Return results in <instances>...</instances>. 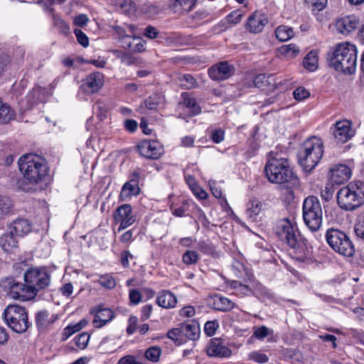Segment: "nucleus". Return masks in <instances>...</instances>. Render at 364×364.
Segmentation results:
<instances>
[{
    "label": "nucleus",
    "instance_id": "nucleus-9",
    "mask_svg": "<svg viewBox=\"0 0 364 364\" xmlns=\"http://www.w3.org/2000/svg\"><path fill=\"white\" fill-rule=\"evenodd\" d=\"M3 316L6 324L16 333H24L30 326L27 313L23 306L9 305Z\"/></svg>",
    "mask_w": 364,
    "mask_h": 364
},
{
    "label": "nucleus",
    "instance_id": "nucleus-41",
    "mask_svg": "<svg viewBox=\"0 0 364 364\" xmlns=\"http://www.w3.org/2000/svg\"><path fill=\"white\" fill-rule=\"evenodd\" d=\"M90 335L87 333H82L74 338L76 346L81 350L85 349L89 343Z\"/></svg>",
    "mask_w": 364,
    "mask_h": 364
},
{
    "label": "nucleus",
    "instance_id": "nucleus-8",
    "mask_svg": "<svg viewBox=\"0 0 364 364\" xmlns=\"http://www.w3.org/2000/svg\"><path fill=\"white\" fill-rule=\"evenodd\" d=\"M323 212L321 203L314 196L307 197L303 203V218L311 231H317L321 226Z\"/></svg>",
    "mask_w": 364,
    "mask_h": 364
},
{
    "label": "nucleus",
    "instance_id": "nucleus-35",
    "mask_svg": "<svg viewBox=\"0 0 364 364\" xmlns=\"http://www.w3.org/2000/svg\"><path fill=\"white\" fill-rule=\"evenodd\" d=\"M279 51L282 54L284 55L289 58H293L297 56L300 53L299 46L296 44L290 43L288 45H284L280 47Z\"/></svg>",
    "mask_w": 364,
    "mask_h": 364
},
{
    "label": "nucleus",
    "instance_id": "nucleus-27",
    "mask_svg": "<svg viewBox=\"0 0 364 364\" xmlns=\"http://www.w3.org/2000/svg\"><path fill=\"white\" fill-rule=\"evenodd\" d=\"M246 210L247 218L254 222L262 210V203L257 199H253L247 203Z\"/></svg>",
    "mask_w": 364,
    "mask_h": 364
},
{
    "label": "nucleus",
    "instance_id": "nucleus-58",
    "mask_svg": "<svg viewBox=\"0 0 364 364\" xmlns=\"http://www.w3.org/2000/svg\"><path fill=\"white\" fill-rule=\"evenodd\" d=\"M88 21L89 18L87 16L83 14H79L74 18L75 25L80 27L85 26L87 23Z\"/></svg>",
    "mask_w": 364,
    "mask_h": 364
},
{
    "label": "nucleus",
    "instance_id": "nucleus-47",
    "mask_svg": "<svg viewBox=\"0 0 364 364\" xmlns=\"http://www.w3.org/2000/svg\"><path fill=\"white\" fill-rule=\"evenodd\" d=\"M294 97L297 101H302L310 96L309 92L304 87H299L293 92Z\"/></svg>",
    "mask_w": 364,
    "mask_h": 364
},
{
    "label": "nucleus",
    "instance_id": "nucleus-24",
    "mask_svg": "<svg viewBox=\"0 0 364 364\" xmlns=\"http://www.w3.org/2000/svg\"><path fill=\"white\" fill-rule=\"evenodd\" d=\"M9 230L18 237L28 233L31 231V225L27 220L18 219L11 224Z\"/></svg>",
    "mask_w": 364,
    "mask_h": 364
},
{
    "label": "nucleus",
    "instance_id": "nucleus-42",
    "mask_svg": "<svg viewBox=\"0 0 364 364\" xmlns=\"http://www.w3.org/2000/svg\"><path fill=\"white\" fill-rule=\"evenodd\" d=\"M248 359L257 363H266L269 360V357L261 351L255 350L248 354Z\"/></svg>",
    "mask_w": 364,
    "mask_h": 364
},
{
    "label": "nucleus",
    "instance_id": "nucleus-43",
    "mask_svg": "<svg viewBox=\"0 0 364 364\" xmlns=\"http://www.w3.org/2000/svg\"><path fill=\"white\" fill-rule=\"evenodd\" d=\"M98 282L101 286L109 289H114L116 286V281L110 274L101 276Z\"/></svg>",
    "mask_w": 364,
    "mask_h": 364
},
{
    "label": "nucleus",
    "instance_id": "nucleus-13",
    "mask_svg": "<svg viewBox=\"0 0 364 364\" xmlns=\"http://www.w3.org/2000/svg\"><path fill=\"white\" fill-rule=\"evenodd\" d=\"M104 85V75L96 72L90 73L82 80L80 89L86 94H93L99 91Z\"/></svg>",
    "mask_w": 364,
    "mask_h": 364
},
{
    "label": "nucleus",
    "instance_id": "nucleus-63",
    "mask_svg": "<svg viewBox=\"0 0 364 364\" xmlns=\"http://www.w3.org/2000/svg\"><path fill=\"white\" fill-rule=\"evenodd\" d=\"M133 232L132 230H127L119 237V241L124 244H129L133 240Z\"/></svg>",
    "mask_w": 364,
    "mask_h": 364
},
{
    "label": "nucleus",
    "instance_id": "nucleus-46",
    "mask_svg": "<svg viewBox=\"0 0 364 364\" xmlns=\"http://www.w3.org/2000/svg\"><path fill=\"white\" fill-rule=\"evenodd\" d=\"M243 15L244 14L242 11L235 10L228 14L226 19L229 23L236 25L241 21Z\"/></svg>",
    "mask_w": 364,
    "mask_h": 364
},
{
    "label": "nucleus",
    "instance_id": "nucleus-53",
    "mask_svg": "<svg viewBox=\"0 0 364 364\" xmlns=\"http://www.w3.org/2000/svg\"><path fill=\"white\" fill-rule=\"evenodd\" d=\"M304 1L318 11H321L326 6L328 0H304Z\"/></svg>",
    "mask_w": 364,
    "mask_h": 364
},
{
    "label": "nucleus",
    "instance_id": "nucleus-32",
    "mask_svg": "<svg viewBox=\"0 0 364 364\" xmlns=\"http://www.w3.org/2000/svg\"><path fill=\"white\" fill-rule=\"evenodd\" d=\"M318 53L315 50L310 51L304 58L303 64L306 69L311 72L318 68Z\"/></svg>",
    "mask_w": 364,
    "mask_h": 364
},
{
    "label": "nucleus",
    "instance_id": "nucleus-61",
    "mask_svg": "<svg viewBox=\"0 0 364 364\" xmlns=\"http://www.w3.org/2000/svg\"><path fill=\"white\" fill-rule=\"evenodd\" d=\"M87 324V320L85 319H82L80 321H79L78 323H74V324H70L69 326H68L69 327L70 329H71L73 333H76L79 331H80L81 329H82L84 327L86 326V325Z\"/></svg>",
    "mask_w": 364,
    "mask_h": 364
},
{
    "label": "nucleus",
    "instance_id": "nucleus-44",
    "mask_svg": "<svg viewBox=\"0 0 364 364\" xmlns=\"http://www.w3.org/2000/svg\"><path fill=\"white\" fill-rule=\"evenodd\" d=\"M273 331L268 328L265 326H262L259 327H255L253 336L259 340H263L266 338L269 334L272 333Z\"/></svg>",
    "mask_w": 364,
    "mask_h": 364
},
{
    "label": "nucleus",
    "instance_id": "nucleus-25",
    "mask_svg": "<svg viewBox=\"0 0 364 364\" xmlns=\"http://www.w3.org/2000/svg\"><path fill=\"white\" fill-rule=\"evenodd\" d=\"M140 192V188L135 180H130L126 182L122 186L120 193V198L126 200L132 196H137Z\"/></svg>",
    "mask_w": 364,
    "mask_h": 364
},
{
    "label": "nucleus",
    "instance_id": "nucleus-31",
    "mask_svg": "<svg viewBox=\"0 0 364 364\" xmlns=\"http://www.w3.org/2000/svg\"><path fill=\"white\" fill-rule=\"evenodd\" d=\"M275 36L279 41H287L294 36V31L291 27L281 25L275 29Z\"/></svg>",
    "mask_w": 364,
    "mask_h": 364
},
{
    "label": "nucleus",
    "instance_id": "nucleus-56",
    "mask_svg": "<svg viewBox=\"0 0 364 364\" xmlns=\"http://www.w3.org/2000/svg\"><path fill=\"white\" fill-rule=\"evenodd\" d=\"M137 318L136 316H131L128 320V326L127 328V333L129 335L133 334L136 330Z\"/></svg>",
    "mask_w": 364,
    "mask_h": 364
},
{
    "label": "nucleus",
    "instance_id": "nucleus-2",
    "mask_svg": "<svg viewBox=\"0 0 364 364\" xmlns=\"http://www.w3.org/2000/svg\"><path fill=\"white\" fill-rule=\"evenodd\" d=\"M264 172L268 181L274 184L287 183L297 186L299 179L293 171L287 149L277 147L269 154Z\"/></svg>",
    "mask_w": 364,
    "mask_h": 364
},
{
    "label": "nucleus",
    "instance_id": "nucleus-3",
    "mask_svg": "<svg viewBox=\"0 0 364 364\" xmlns=\"http://www.w3.org/2000/svg\"><path fill=\"white\" fill-rule=\"evenodd\" d=\"M18 164L23 177L31 183L38 184L45 181L48 167L41 156L33 154H24L19 158Z\"/></svg>",
    "mask_w": 364,
    "mask_h": 364
},
{
    "label": "nucleus",
    "instance_id": "nucleus-26",
    "mask_svg": "<svg viewBox=\"0 0 364 364\" xmlns=\"http://www.w3.org/2000/svg\"><path fill=\"white\" fill-rule=\"evenodd\" d=\"M18 245V237L9 230L0 237V246L5 252H11Z\"/></svg>",
    "mask_w": 364,
    "mask_h": 364
},
{
    "label": "nucleus",
    "instance_id": "nucleus-11",
    "mask_svg": "<svg viewBox=\"0 0 364 364\" xmlns=\"http://www.w3.org/2000/svg\"><path fill=\"white\" fill-rule=\"evenodd\" d=\"M331 131L338 143H346L355 135V129L350 121L343 119L337 121L331 127Z\"/></svg>",
    "mask_w": 364,
    "mask_h": 364
},
{
    "label": "nucleus",
    "instance_id": "nucleus-40",
    "mask_svg": "<svg viewBox=\"0 0 364 364\" xmlns=\"http://www.w3.org/2000/svg\"><path fill=\"white\" fill-rule=\"evenodd\" d=\"M199 259V255L194 250H187L182 256L183 263L188 265L197 263Z\"/></svg>",
    "mask_w": 364,
    "mask_h": 364
},
{
    "label": "nucleus",
    "instance_id": "nucleus-64",
    "mask_svg": "<svg viewBox=\"0 0 364 364\" xmlns=\"http://www.w3.org/2000/svg\"><path fill=\"white\" fill-rule=\"evenodd\" d=\"M144 35L149 38L154 39L157 37L158 31L154 27L149 26L144 29Z\"/></svg>",
    "mask_w": 364,
    "mask_h": 364
},
{
    "label": "nucleus",
    "instance_id": "nucleus-15",
    "mask_svg": "<svg viewBox=\"0 0 364 364\" xmlns=\"http://www.w3.org/2000/svg\"><path fill=\"white\" fill-rule=\"evenodd\" d=\"M234 66L228 62H221L208 69V75L213 80H224L234 73Z\"/></svg>",
    "mask_w": 364,
    "mask_h": 364
},
{
    "label": "nucleus",
    "instance_id": "nucleus-33",
    "mask_svg": "<svg viewBox=\"0 0 364 364\" xmlns=\"http://www.w3.org/2000/svg\"><path fill=\"white\" fill-rule=\"evenodd\" d=\"M14 117V112L11 107L3 102L0 97V122L7 123Z\"/></svg>",
    "mask_w": 364,
    "mask_h": 364
},
{
    "label": "nucleus",
    "instance_id": "nucleus-57",
    "mask_svg": "<svg viewBox=\"0 0 364 364\" xmlns=\"http://www.w3.org/2000/svg\"><path fill=\"white\" fill-rule=\"evenodd\" d=\"M117 364H143L141 362L138 361L136 358L130 355H125L121 358Z\"/></svg>",
    "mask_w": 364,
    "mask_h": 364
},
{
    "label": "nucleus",
    "instance_id": "nucleus-4",
    "mask_svg": "<svg viewBox=\"0 0 364 364\" xmlns=\"http://www.w3.org/2000/svg\"><path fill=\"white\" fill-rule=\"evenodd\" d=\"M330 65L338 72L352 74L357 67V48L355 45L343 43L336 46Z\"/></svg>",
    "mask_w": 364,
    "mask_h": 364
},
{
    "label": "nucleus",
    "instance_id": "nucleus-54",
    "mask_svg": "<svg viewBox=\"0 0 364 364\" xmlns=\"http://www.w3.org/2000/svg\"><path fill=\"white\" fill-rule=\"evenodd\" d=\"M179 314L182 317L191 318L195 316L196 309L192 306H186L180 309Z\"/></svg>",
    "mask_w": 364,
    "mask_h": 364
},
{
    "label": "nucleus",
    "instance_id": "nucleus-50",
    "mask_svg": "<svg viewBox=\"0 0 364 364\" xmlns=\"http://www.w3.org/2000/svg\"><path fill=\"white\" fill-rule=\"evenodd\" d=\"M192 191L193 194L200 199H205L208 197V193L205 190L197 185L196 181L193 180Z\"/></svg>",
    "mask_w": 364,
    "mask_h": 364
},
{
    "label": "nucleus",
    "instance_id": "nucleus-7",
    "mask_svg": "<svg viewBox=\"0 0 364 364\" xmlns=\"http://www.w3.org/2000/svg\"><path fill=\"white\" fill-rule=\"evenodd\" d=\"M323 142L320 138L313 136L306 140L299 151L300 165L306 171L314 169L322 158Z\"/></svg>",
    "mask_w": 364,
    "mask_h": 364
},
{
    "label": "nucleus",
    "instance_id": "nucleus-51",
    "mask_svg": "<svg viewBox=\"0 0 364 364\" xmlns=\"http://www.w3.org/2000/svg\"><path fill=\"white\" fill-rule=\"evenodd\" d=\"M74 33L76 36L77 42L83 47H87L89 45V40L85 33L80 29H75Z\"/></svg>",
    "mask_w": 364,
    "mask_h": 364
},
{
    "label": "nucleus",
    "instance_id": "nucleus-1",
    "mask_svg": "<svg viewBox=\"0 0 364 364\" xmlns=\"http://www.w3.org/2000/svg\"><path fill=\"white\" fill-rule=\"evenodd\" d=\"M25 283L11 277L0 279V287L11 298L22 301L33 299L38 291L50 284V275L45 268H31L23 275Z\"/></svg>",
    "mask_w": 364,
    "mask_h": 364
},
{
    "label": "nucleus",
    "instance_id": "nucleus-22",
    "mask_svg": "<svg viewBox=\"0 0 364 364\" xmlns=\"http://www.w3.org/2000/svg\"><path fill=\"white\" fill-rule=\"evenodd\" d=\"M156 303L162 308L173 309L176 306L177 299L170 291L163 290L157 296Z\"/></svg>",
    "mask_w": 364,
    "mask_h": 364
},
{
    "label": "nucleus",
    "instance_id": "nucleus-37",
    "mask_svg": "<svg viewBox=\"0 0 364 364\" xmlns=\"http://www.w3.org/2000/svg\"><path fill=\"white\" fill-rule=\"evenodd\" d=\"M124 38L127 40L126 44L127 47L128 48L132 49L135 52H143L145 50V42L142 40H141L139 38H134V41H137L138 42L136 43L134 46L132 47V42L130 41L131 37L128 35L124 36Z\"/></svg>",
    "mask_w": 364,
    "mask_h": 364
},
{
    "label": "nucleus",
    "instance_id": "nucleus-55",
    "mask_svg": "<svg viewBox=\"0 0 364 364\" xmlns=\"http://www.w3.org/2000/svg\"><path fill=\"white\" fill-rule=\"evenodd\" d=\"M183 335L181 326L180 328H173L168 331L167 336L173 341H179Z\"/></svg>",
    "mask_w": 364,
    "mask_h": 364
},
{
    "label": "nucleus",
    "instance_id": "nucleus-34",
    "mask_svg": "<svg viewBox=\"0 0 364 364\" xmlns=\"http://www.w3.org/2000/svg\"><path fill=\"white\" fill-rule=\"evenodd\" d=\"M177 80L180 85L186 89H191L197 86L196 80L190 74H179Z\"/></svg>",
    "mask_w": 364,
    "mask_h": 364
},
{
    "label": "nucleus",
    "instance_id": "nucleus-39",
    "mask_svg": "<svg viewBox=\"0 0 364 364\" xmlns=\"http://www.w3.org/2000/svg\"><path fill=\"white\" fill-rule=\"evenodd\" d=\"M269 79V76L266 74H259L255 77L253 84L255 87L264 90L270 85Z\"/></svg>",
    "mask_w": 364,
    "mask_h": 364
},
{
    "label": "nucleus",
    "instance_id": "nucleus-36",
    "mask_svg": "<svg viewBox=\"0 0 364 364\" xmlns=\"http://www.w3.org/2000/svg\"><path fill=\"white\" fill-rule=\"evenodd\" d=\"M161 355V348L157 346L149 347L146 350L144 353L145 358L153 363L158 362Z\"/></svg>",
    "mask_w": 364,
    "mask_h": 364
},
{
    "label": "nucleus",
    "instance_id": "nucleus-19",
    "mask_svg": "<svg viewBox=\"0 0 364 364\" xmlns=\"http://www.w3.org/2000/svg\"><path fill=\"white\" fill-rule=\"evenodd\" d=\"M207 353L209 356L228 358L231 355L232 351L227 346H224L220 340H211L207 348Z\"/></svg>",
    "mask_w": 364,
    "mask_h": 364
},
{
    "label": "nucleus",
    "instance_id": "nucleus-38",
    "mask_svg": "<svg viewBox=\"0 0 364 364\" xmlns=\"http://www.w3.org/2000/svg\"><path fill=\"white\" fill-rule=\"evenodd\" d=\"M195 3V0H173V6L176 9H182L185 11L191 10Z\"/></svg>",
    "mask_w": 364,
    "mask_h": 364
},
{
    "label": "nucleus",
    "instance_id": "nucleus-14",
    "mask_svg": "<svg viewBox=\"0 0 364 364\" xmlns=\"http://www.w3.org/2000/svg\"><path fill=\"white\" fill-rule=\"evenodd\" d=\"M139 154L148 159H158L162 153V147L159 141L144 140L138 145Z\"/></svg>",
    "mask_w": 364,
    "mask_h": 364
},
{
    "label": "nucleus",
    "instance_id": "nucleus-52",
    "mask_svg": "<svg viewBox=\"0 0 364 364\" xmlns=\"http://www.w3.org/2000/svg\"><path fill=\"white\" fill-rule=\"evenodd\" d=\"M129 298L130 302L136 305L141 301L142 296L137 289H131L129 293Z\"/></svg>",
    "mask_w": 364,
    "mask_h": 364
},
{
    "label": "nucleus",
    "instance_id": "nucleus-62",
    "mask_svg": "<svg viewBox=\"0 0 364 364\" xmlns=\"http://www.w3.org/2000/svg\"><path fill=\"white\" fill-rule=\"evenodd\" d=\"M60 290L63 296L69 297L73 291V286L71 283H66L60 287Z\"/></svg>",
    "mask_w": 364,
    "mask_h": 364
},
{
    "label": "nucleus",
    "instance_id": "nucleus-6",
    "mask_svg": "<svg viewBox=\"0 0 364 364\" xmlns=\"http://www.w3.org/2000/svg\"><path fill=\"white\" fill-rule=\"evenodd\" d=\"M339 206L346 210H353L364 203V183L360 181L350 182L337 193Z\"/></svg>",
    "mask_w": 364,
    "mask_h": 364
},
{
    "label": "nucleus",
    "instance_id": "nucleus-29",
    "mask_svg": "<svg viewBox=\"0 0 364 364\" xmlns=\"http://www.w3.org/2000/svg\"><path fill=\"white\" fill-rule=\"evenodd\" d=\"M183 335L190 340H196L199 336L200 328L196 323H186L181 326Z\"/></svg>",
    "mask_w": 364,
    "mask_h": 364
},
{
    "label": "nucleus",
    "instance_id": "nucleus-60",
    "mask_svg": "<svg viewBox=\"0 0 364 364\" xmlns=\"http://www.w3.org/2000/svg\"><path fill=\"white\" fill-rule=\"evenodd\" d=\"M171 210L174 215L177 217H183V215H185V213L186 212L187 208L186 207V205L183 204L180 207L171 206Z\"/></svg>",
    "mask_w": 364,
    "mask_h": 364
},
{
    "label": "nucleus",
    "instance_id": "nucleus-20",
    "mask_svg": "<svg viewBox=\"0 0 364 364\" xmlns=\"http://www.w3.org/2000/svg\"><path fill=\"white\" fill-rule=\"evenodd\" d=\"M267 22L264 15L255 13L248 18L246 28L251 33H257L264 29Z\"/></svg>",
    "mask_w": 364,
    "mask_h": 364
},
{
    "label": "nucleus",
    "instance_id": "nucleus-23",
    "mask_svg": "<svg viewBox=\"0 0 364 364\" xmlns=\"http://www.w3.org/2000/svg\"><path fill=\"white\" fill-rule=\"evenodd\" d=\"M113 318L114 314L111 309L107 308L100 309L96 312L92 323L95 328H101Z\"/></svg>",
    "mask_w": 364,
    "mask_h": 364
},
{
    "label": "nucleus",
    "instance_id": "nucleus-45",
    "mask_svg": "<svg viewBox=\"0 0 364 364\" xmlns=\"http://www.w3.org/2000/svg\"><path fill=\"white\" fill-rule=\"evenodd\" d=\"M53 23L60 33L66 35L70 32V26L60 17L54 16Z\"/></svg>",
    "mask_w": 364,
    "mask_h": 364
},
{
    "label": "nucleus",
    "instance_id": "nucleus-18",
    "mask_svg": "<svg viewBox=\"0 0 364 364\" xmlns=\"http://www.w3.org/2000/svg\"><path fill=\"white\" fill-rule=\"evenodd\" d=\"M358 23L356 16H346L338 18L335 26L338 33L343 35H348L356 29Z\"/></svg>",
    "mask_w": 364,
    "mask_h": 364
},
{
    "label": "nucleus",
    "instance_id": "nucleus-28",
    "mask_svg": "<svg viewBox=\"0 0 364 364\" xmlns=\"http://www.w3.org/2000/svg\"><path fill=\"white\" fill-rule=\"evenodd\" d=\"M183 100L180 105L186 108H188L193 115H196L200 112V107L196 103L195 98L191 97L187 93L182 94Z\"/></svg>",
    "mask_w": 364,
    "mask_h": 364
},
{
    "label": "nucleus",
    "instance_id": "nucleus-16",
    "mask_svg": "<svg viewBox=\"0 0 364 364\" xmlns=\"http://www.w3.org/2000/svg\"><path fill=\"white\" fill-rule=\"evenodd\" d=\"M59 318L57 314H50L46 310H41L36 314L35 321L38 329L40 331H45L51 327V326Z\"/></svg>",
    "mask_w": 364,
    "mask_h": 364
},
{
    "label": "nucleus",
    "instance_id": "nucleus-10",
    "mask_svg": "<svg viewBox=\"0 0 364 364\" xmlns=\"http://www.w3.org/2000/svg\"><path fill=\"white\" fill-rule=\"evenodd\" d=\"M326 240L328 245L341 255L350 257L355 252L348 236L338 229H328L326 232Z\"/></svg>",
    "mask_w": 364,
    "mask_h": 364
},
{
    "label": "nucleus",
    "instance_id": "nucleus-21",
    "mask_svg": "<svg viewBox=\"0 0 364 364\" xmlns=\"http://www.w3.org/2000/svg\"><path fill=\"white\" fill-rule=\"evenodd\" d=\"M208 302L210 307L221 311H230L234 307V303L231 300L220 295L210 297Z\"/></svg>",
    "mask_w": 364,
    "mask_h": 364
},
{
    "label": "nucleus",
    "instance_id": "nucleus-48",
    "mask_svg": "<svg viewBox=\"0 0 364 364\" xmlns=\"http://www.w3.org/2000/svg\"><path fill=\"white\" fill-rule=\"evenodd\" d=\"M354 230L358 237L364 239V215H361L358 218Z\"/></svg>",
    "mask_w": 364,
    "mask_h": 364
},
{
    "label": "nucleus",
    "instance_id": "nucleus-17",
    "mask_svg": "<svg viewBox=\"0 0 364 364\" xmlns=\"http://www.w3.org/2000/svg\"><path fill=\"white\" fill-rule=\"evenodd\" d=\"M351 176L350 168L345 164L333 166L329 171L331 181L335 184H341L347 181Z\"/></svg>",
    "mask_w": 364,
    "mask_h": 364
},
{
    "label": "nucleus",
    "instance_id": "nucleus-5",
    "mask_svg": "<svg viewBox=\"0 0 364 364\" xmlns=\"http://www.w3.org/2000/svg\"><path fill=\"white\" fill-rule=\"evenodd\" d=\"M275 232L297 255L298 259H303L309 254L306 242L295 229L289 220L284 218L277 222Z\"/></svg>",
    "mask_w": 364,
    "mask_h": 364
},
{
    "label": "nucleus",
    "instance_id": "nucleus-49",
    "mask_svg": "<svg viewBox=\"0 0 364 364\" xmlns=\"http://www.w3.org/2000/svg\"><path fill=\"white\" fill-rule=\"evenodd\" d=\"M218 326L219 325L216 321H207L205 323L204 331L207 336H213L215 333Z\"/></svg>",
    "mask_w": 364,
    "mask_h": 364
},
{
    "label": "nucleus",
    "instance_id": "nucleus-12",
    "mask_svg": "<svg viewBox=\"0 0 364 364\" xmlns=\"http://www.w3.org/2000/svg\"><path fill=\"white\" fill-rule=\"evenodd\" d=\"M114 219L116 223H119V232L133 225L136 217L133 214L131 205L126 203L119 206L114 213Z\"/></svg>",
    "mask_w": 364,
    "mask_h": 364
},
{
    "label": "nucleus",
    "instance_id": "nucleus-30",
    "mask_svg": "<svg viewBox=\"0 0 364 364\" xmlns=\"http://www.w3.org/2000/svg\"><path fill=\"white\" fill-rule=\"evenodd\" d=\"M163 102V97L161 95H154L149 97L143 103L139 106V109L141 112H144V109L145 108L154 110L157 108V107L161 104Z\"/></svg>",
    "mask_w": 364,
    "mask_h": 364
},
{
    "label": "nucleus",
    "instance_id": "nucleus-59",
    "mask_svg": "<svg viewBox=\"0 0 364 364\" xmlns=\"http://www.w3.org/2000/svg\"><path fill=\"white\" fill-rule=\"evenodd\" d=\"M211 138L215 143H220L224 139L223 130L220 129L213 130L211 133Z\"/></svg>",
    "mask_w": 364,
    "mask_h": 364
}]
</instances>
